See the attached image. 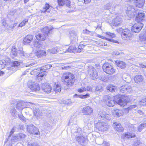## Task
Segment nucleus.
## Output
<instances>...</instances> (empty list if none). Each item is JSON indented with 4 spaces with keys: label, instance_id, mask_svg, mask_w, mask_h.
I'll use <instances>...</instances> for the list:
<instances>
[{
    "label": "nucleus",
    "instance_id": "nucleus-1",
    "mask_svg": "<svg viewBox=\"0 0 146 146\" xmlns=\"http://www.w3.org/2000/svg\"><path fill=\"white\" fill-rule=\"evenodd\" d=\"M62 81L65 84L69 87L74 84L75 82V76L70 72L64 73L62 77Z\"/></svg>",
    "mask_w": 146,
    "mask_h": 146
},
{
    "label": "nucleus",
    "instance_id": "nucleus-2",
    "mask_svg": "<svg viewBox=\"0 0 146 146\" xmlns=\"http://www.w3.org/2000/svg\"><path fill=\"white\" fill-rule=\"evenodd\" d=\"M74 135L75 136L76 141L78 144L82 146L86 145V138L83 136L81 129L78 127L74 133Z\"/></svg>",
    "mask_w": 146,
    "mask_h": 146
},
{
    "label": "nucleus",
    "instance_id": "nucleus-3",
    "mask_svg": "<svg viewBox=\"0 0 146 146\" xmlns=\"http://www.w3.org/2000/svg\"><path fill=\"white\" fill-rule=\"evenodd\" d=\"M117 31L121 33V38L124 40L129 39L131 36V31L128 29L121 28L117 29Z\"/></svg>",
    "mask_w": 146,
    "mask_h": 146
},
{
    "label": "nucleus",
    "instance_id": "nucleus-4",
    "mask_svg": "<svg viewBox=\"0 0 146 146\" xmlns=\"http://www.w3.org/2000/svg\"><path fill=\"white\" fill-rule=\"evenodd\" d=\"M106 37H105L101 35H98L97 36L101 38L106 40L115 43H119L118 41L113 40L112 38L115 37V34L113 33H111L110 32L106 33Z\"/></svg>",
    "mask_w": 146,
    "mask_h": 146
},
{
    "label": "nucleus",
    "instance_id": "nucleus-5",
    "mask_svg": "<svg viewBox=\"0 0 146 146\" xmlns=\"http://www.w3.org/2000/svg\"><path fill=\"white\" fill-rule=\"evenodd\" d=\"M96 127L99 131H106L108 128L107 124L102 121H98L96 123Z\"/></svg>",
    "mask_w": 146,
    "mask_h": 146
},
{
    "label": "nucleus",
    "instance_id": "nucleus-6",
    "mask_svg": "<svg viewBox=\"0 0 146 146\" xmlns=\"http://www.w3.org/2000/svg\"><path fill=\"white\" fill-rule=\"evenodd\" d=\"M113 99L115 103L116 102L121 106H125L127 104L125 99L123 98H122V95H121L119 94L114 96Z\"/></svg>",
    "mask_w": 146,
    "mask_h": 146
},
{
    "label": "nucleus",
    "instance_id": "nucleus-7",
    "mask_svg": "<svg viewBox=\"0 0 146 146\" xmlns=\"http://www.w3.org/2000/svg\"><path fill=\"white\" fill-rule=\"evenodd\" d=\"M26 127L27 131L30 133L34 135H38L40 133L38 129L33 125H27Z\"/></svg>",
    "mask_w": 146,
    "mask_h": 146
},
{
    "label": "nucleus",
    "instance_id": "nucleus-8",
    "mask_svg": "<svg viewBox=\"0 0 146 146\" xmlns=\"http://www.w3.org/2000/svg\"><path fill=\"white\" fill-rule=\"evenodd\" d=\"M103 100L105 104L107 106L112 107L115 105V102L113 98L108 95H105L104 96Z\"/></svg>",
    "mask_w": 146,
    "mask_h": 146
},
{
    "label": "nucleus",
    "instance_id": "nucleus-9",
    "mask_svg": "<svg viewBox=\"0 0 146 146\" xmlns=\"http://www.w3.org/2000/svg\"><path fill=\"white\" fill-rule=\"evenodd\" d=\"M102 68L104 71L108 74L111 75L115 72L113 66L109 64H104Z\"/></svg>",
    "mask_w": 146,
    "mask_h": 146
},
{
    "label": "nucleus",
    "instance_id": "nucleus-10",
    "mask_svg": "<svg viewBox=\"0 0 146 146\" xmlns=\"http://www.w3.org/2000/svg\"><path fill=\"white\" fill-rule=\"evenodd\" d=\"M133 6L130 5L127 8L126 13L127 16L130 18H133L136 14L137 10Z\"/></svg>",
    "mask_w": 146,
    "mask_h": 146
},
{
    "label": "nucleus",
    "instance_id": "nucleus-11",
    "mask_svg": "<svg viewBox=\"0 0 146 146\" xmlns=\"http://www.w3.org/2000/svg\"><path fill=\"white\" fill-rule=\"evenodd\" d=\"M27 85L28 87L33 91H38L40 89V86L37 83L29 81L28 82Z\"/></svg>",
    "mask_w": 146,
    "mask_h": 146
},
{
    "label": "nucleus",
    "instance_id": "nucleus-12",
    "mask_svg": "<svg viewBox=\"0 0 146 146\" xmlns=\"http://www.w3.org/2000/svg\"><path fill=\"white\" fill-rule=\"evenodd\" d=\"M88 74L90 75L91 78L94 80H95L98 78L97 71L94 68L92 67L89 69Z\"/></svg>",
    "mask_w": 146,
    "mask_h": 146
},
{
    "label": "nucleus",
    "instance_id": "nucleus-13",
    "mask_svg": "<svg viewBox=\"0 0 146 146\" xmlns=\"http://www.w3.org/2000/svg\"><path fill=\"white\" fill-rule=\"evenodd\" d=\"M143 23H140L137 22L133 25L131 29V31L132 32L135 33H138L141 30L143 27Z\"/></svg>",
    "mask_w": 146,
    "mask_h": 146
},
{
    "label": "nucleus",
    "instance_id": "nucleus-14",
    "mask_svg": "<svg viewBox=\"0 0 146 146\" xmlns=\"http://www.w3.org/2000/svg\"><path fill=\"white\" fill-rule=\"evenodd\" d=\"M26 137V135L24 134L20 133L13 136L11 140L12 142H17L23 140Z\"/></svg>",
    "mask_w": 146,
    "mask_h": 146
},
{
    "label": "nucleus",
    "instance_id": "nucleus-15",
    "mask_svg": "<svg viewBox=\"0 0 146 146\" xmlns=\"http://www.w3.org/2000/svg\"><path fill=\"white\" fill-rule=\"evenodd\" d=\"M70 38L71 42L74 43L77 40L78 36L77 33L74 31H69Z\"/></svg>",
    "mask_w": 146,
    "mask_h": 146
},
{
    "label": "nucleus",
    "instance_id": "nucleus-16",
    "mask_svg": "<svg viewBox=\"0 0 146 146\" xmlns=\"http://www.w3.org/2000/svg\"><path fill=\"white\" fill-rule=\"evenodd\" d=\"M131 86L125 85L120 87V91L122 93L126 94L129 93L131 92Z\"/></svg>",
    "mask_w": 146,
    "mask_h": 146
},
{
    "label": "nucleus",
    "instance_id": "nucleus-17",
    "mask_svg": "<svg viewBox=\"0 0 146 146\" xmlns=\"http://www.w3.org/2000/svg\"><path fill=\"white\" fill-rule=\"evenodd\" d=\"M145 14L142 12H139L138 14L136 16L135 21L140 23H142L144 21Z\"/></svg>",
    "mask_w": 146,
    "mask_h": 146
},
{
    "label": "nucleus",
    "instance_id": "nucleus-18",
    "mask_svg": "<svg viewBox=\"0 0 146 146\" xmlns=\"http://www.w3.org/2000/svg\"><path fill=\"white\" fill-rule=\"evenodd\" d=\"M93 112V110L91 107L89 106H85L83 108L82 113L88 115H90Z\"/></svg>",
    "mask_w": 146,
    "mask_h": 146
},
{
    "label": "nucleus",
    "instance_id": "nucleus-19",
    "mask_svg": "<svg viewBox=\"0 0 146 146\" xmlns=\"http://www.w3.org/2000/svg\"><path fill=\"white\" fill-rule=\"evenodd\" d=\"M34 36L32 35H28L25 36L23 40V42L25 44H29L33 40Z\"/></svg>",
    "mask_w": 146,
    "mask_h": 146
},
{
    "label": "nucleus",
    "instance_id": "nucleus-20",
    "mask_svg": "<svg viewBox=\"0 0 146 146\" xmlns=\"http://www.w3.org/2000/svg\"><path fill=\"white\" fill-rule=\"evenodd\" d=\"M52 8V7L50 6L49 4L46 3L42 9L40 10V11L41 13H44L47 12L49 13Z\"/></svg>",
    "mask_w": 146,
    "mask_h": 146
},
{
    "label": "nucleus",
    "instance_id": "nucleus-21",
    "mask_svg": "<svg viewBox=\"0 0 146 146\" xmlns=\"http://www.w3.org/2000/svg\"><path fill=\"white\" fill-rule=\"evenodd\" d=\"M122 19L119 17H116L113 19L112 24L113 26H116L120 25L122 23Z\"/></svg>",
    "mask_w": 146,
    "mask_h": 146
},
{
    "label": "nucleus",
    "instance_id": "nucleus-22",
    "mask_svg": "<svg viewBox=\"0 0 146 146\" xmlns=\"http://www.w3.org/2000/svg\"><path fill=\"white\" fill-rule=\"evenodd\" d=\"M12 63V65L10 67V69L11 70H13L12 71L13 72H14L18 70L17 67L19 65L20 62L18 61H13Z\"/></svg>",
    "mask_w": 146,
    "mask_h": 146
},
{
    "label": "nucleus",
    "instance_id": "nucleus-23",
    "mask_svg": "<svg viewBox=\"0 0 146 146\" xmlns=\"http://www.w3.org/2000/svg\"><path fill=\"white\" fill-rule=\"evenodd\" d=\"M42 90L46 93H49L52 91V89L50 85L45 84L42 87Z\"/></svg>",
    "mask_w": 146,
    "mask_h": 146
},
{
    "label": "nucleus",
    "instance_id": "nucleus-24",
    "mask_svg": "<svg viewBox=\"0 0 146 146\" xmlns=\"http://www.w3.org/2000/svg\"><path fill=\"white\" fill-rule=\"evenodd\" d=\"M58 2L60 6H62L65 4L67 7H70V0H58Z\"/></svg>",
    "mask_w": 146,
    "mask_h": 146
},
{
    "label": "nucleus",
    "instance_id": "nucleus-25",
    "mask_svg": "<svg viewBox=\"0 0 146 146\" xmlns=\"http://www.w3.org/2000/svg\"><path fill=\"white\" fill-rule=\"evenodd\" d=\"M123 136L124 137L130 139L135 137L136 136L135 133L133 132H128L124 134Z\"/></svg>",
    "mask_w": 146,
    "mask_h": 146
},
{
    "label": "nucleus",
    "instance_id": "nucleus-26",
    "mask_svg": "<svg viewBox=\"0 0 146 146\" xmlns=\"http://www.w3.org/2000/svg\"><path fill=\"white\" fill-rule=\"evenodd\" d=\"M24 102L22 101H20L17 102L16 105V108L19 111H21L24 108Z\"/></svg>",
    "mask_w": 146,
    "mask_h": 146
},
{
    "label": "nucleus",
    "instance_id": "nucleus-27",
    "mask_svg": "<svg viewBox=\"0 0 146 146\" xmlns=\"http://www.w3.org/2000/svg\"><path fill=\"white\" fill-rule=\"evenodd\" d=\"M133 1L136 7L139 8L142 7L145 3V0H133Z\"/></svg>",
    "mask_w": 146,
    "mask_h": 146
},
{
    "label": "nucleus",
    "instance_id": "nucleus-28",
    "mask_svg": "<svg viewBox=\"0 0 146 146\" xmlns=\"http://www.w3.org/2000/svg\"><path fill=\"white\" fill-rule=\"evenodd\" d=\"M47 35L45 34L39 33L38 35L36 34L35 36L36 39L38 40H45L46 36Z\"/></svg>",
    "mask_w": 146,
    "mask_h": 146
},
{
    "label": "nucleus",
    "instance_id": "nucleus-29",
    "mask_svg": "<svg viewBox=\"0 0 146 146\" xmlns=\"http://www.w3.org/2000/svg\"><path fill=\"white\" fill-rule=\"evenodd\" d=\"M114 126H115V128L118 132H121L123 130V128L122 127L119 123L115 122L113 123Z\"/></svg>",
    "mask_w": 146,
    "mask_h": 146
},
{
    "label": "nucleus",
    "instance_id": "nucleus-30",
    "mask_svg": "<svg viewBox=\"0 0 146 146\" xmlns=\"http://www.w3.org/2000/svg\"><path fill=\"white\" fill-rule=\"evenodd\" d=\"M76 48L73 46H70L68 49L66 50L65 52H69L70 53L77 52Z\"/></svg>",
    "mask_w": 146,
    "mask_h": 146
},
{
    "label": "nucleus",
    "instance_id": "nucleus-31",
    "mask_svg": "<svg viewBox=\"0 0 146 146\" xmlns=\"http://www.w3.org/2000/svg\"><path fill=\"white\" fill-rule=\"evenodd\" d=\"M45 74L44 72H40L36 76V80L38 82L41 81L43 79V77L44 76Z\"/></svg>",
    "mask_w": 146,
    "mask_h": 146
},
{
    "label": "nucleus",
    "instance_id": "nucleus-32",
    "mask_svg": "<svg viewBox=\"0 0 146 146\" xmlns=\"http://www.w3.org/2000/svg\"><path fill=\"white\" fill-rule=\"evenodd\" d=\"M115 63L117 66L121 68H123L125 67V63L122 61H117Z\"/></svg>",
    "mask_w": 146,
    "mask_h": 146
},
{
    "label": "nucleus",
    "instance_id": "nucleus-33",
    "mask_svg": "<svg viewBox=\"0 0 146 146\" xmlns=\"http://www.w3.org/2000/svg\"><path fill=\"white\" fill-rule=\"evenodd\" d=\"M36 55L38 58L40 57L46 56V52L45 50H38L36 53Z\"/></svg>",
    "mask_w": 146,
    "mask_h": 146
},
{
    "label": "nucleus",
    "instance_id": "nucleus-34",
    "mask_svg": "<svg viewBox=\"0 0 146 146\" xmlns=\"http://www.w3.org/2000/svg\"><path fill=\"white\" fill-rule=\"evenodd\" d=\"M61 91V89L60 85L58 84L55 83L52 92L54 91L55 92L57 93L60 92Z\"/></svg>",
    "mask_w": 146,
    "mask_h": 146
},
{
    "label": "nucleus",
    "instance_id": "nucleus-35",
    "mask_svg": "<svg viewBox=\"0 0 146 146\" xmlns=\"http://www.w3.org/2000/svg\"><path fill=\"white\" fill-rule=\"evenodd\" d=\"M11 56L12 58L16 56L17 55V51L15 47H13L12 48V50L11 53Z\"/></svg>",
    "mask_w": 146,
    "mask_h": 146
},
{
    "label": "nucleus",
    "instance_id": "nucleus-36",
    "mask_svg": "<svg viewBox=\"0 0 146 146\" xmlns=\"http://www.w3.org/2000/svg\"><path fill=\"white\" fill-rule=\"evenodd\" d=\"M52 27L50 26H46L44 27L43 29V31L45 34L48 35V34L49 32L52 29Z\"/></svg>",
    "mask_w": 146,
    "mask_h": 146
},
{
    "label": "nucleus",
    "instance_id": "nucleus-37",
    "mask_svg": "<svg viewBox=\"0 0 146 146\" xmlns=\"http://www.w3.org/2000/svg\"><path fill=\"white\" fill-rule=\"evenodd\" d=\"M58 49L57 47H55L52 48V49H49L47 50L48 52L50 54H55L58 52Z\"/></svg>",
    "mask_w": 146,
    "mask_h": 146
},
{
    "label": "nucleus",
    "instance_id": "nucleus-38",
    "mask_svg": "<svg viewBox=\"0 0 146 146\" xmlns=\"http://www.w3.org/2000/svg\"><path fill=\"white\" fill-rule=\"evenodd\" d=\"M134 79L136 82L138 83V82H141L143 80V78L142 76L141 75H136L134 77Z\"/></svg>",
    "mask_w": 146,
    "mask_h": 146
},
{
    "label": "nucleus",
    "instance_id": "nucleus-39",
    "mask_svg": "<svg viewBox=\"0 0 146 146\" xmlns=\"http://www.w3.org/2000/svg\"><path fill=\"white\" fill-rule=\"evenodd\" d=\"M36 105L33 106L32 109L34 110V113L35 115L37 117H38L40 114V110L39 109L36 108Z\"/></svg>",
    "mask_w": 146,
    "mask_h": 146
},
{
    "label": "nucleus",
    "instance_id": "nucleus-40",
    "mask_svg": "<svg viewBox=\"0 0 146 146\" xmlns=\"http://www.w3.org/2000/svg\"><path fill=\"white\" fill-rule=\"evenodd\" d=\"M90 94H86L85 95H78L77 94H75L74 96V97H78L84 99L86 98L89 96Z\"/></svg>",
    "mask_w": 146,
    "mask_h": 146
},
{
    "label": "nucleus",
    "instance_id": "nucleus-41",
    "mask_svg": "<svg viewBox=\"0 0 146 146\" xmlns=\"http://www.w3.org/2000/svg\"><path fill=\"white\" fill-rule=\"evenodd\" d=\"M24 106L25 108H31L32 109L33 107L35 106V104L30 102H24Z\"/></svg>",
    "mask_w": 146,
    "mask_h": 146
},
{
    "label": "nucleus",
    "instance_id": "nucleus-42",
    "mask_svg": "<svg viewBox=\"0 0 146 146\" xmlns=\"http://www.w3.org/2000/svg\"><path fill=\"white\" fill-rule=\"evenodd\" d=\"M142 142H141L138 138L135 139L134 140L133 144L135 146H138L141 145L142 144Z\"/></svg>",
    "mask_w": 146,
    "mask_h": 146
},
{
    "label": "nucleus",
    "instance_id": "nucleus-43",
    "mask_svg": "<svg viewBox=\"0 0 146 146\" xmlns=\"http://www.w3.org/2000/svg\"><path fill=\"white\" fill-rule=\"evenodd\" d=\"M112 8V6L110 3H108L104 6L103 8L104 10H109Z\"/></svg>",
    "mask_w": 146,
    "mask_h": 146
},
{
    "label": "nucleus",
    "instance_id": "nucleus-44",
    "mask_svg": "<svg viewBox=\"0 0 146 146\" xmlns=\"http://www.w3.org/2000/svg\"><path fill=\"white\" fill-rule=\"evenodd\" d=\"M12 115L15 118L17 117L18 116V114L15 108H13L11 110V111Z\"/></svg>",
    "mask_w": 146,
    "mask_h": 146
},
{
    "label": "nucleus",
    "instance_id": "nucleus-45",
    "mask_svg": "<svg viewBox=\"0 0 146 146\" xmlns=\"http://www.w3.org/2000/svg\"><path fill=\"white\" fill-rule=\"evenodd\" d=\"M115 87L112 85H109L107 87V89L111 92H115Z\"/></svg>",
    "mask_w": 146,
    "mask_h": 146
},
{
    "label": "nucleus",
    "instance_id": "nucleus-46",
    "mask_svg": "<svg viewBox=\"0 0 146 146\" xmlns=\"http://www.w3.org/2000/svg\"><path fill=\"white\" fill-rule=\"evenodd\" d=\"M33 44L35 47L38 48H40L41 45V43L40 42L36 40L35 41L33 42Z\"/></svg>",
    "mask_w": 146,
    "mask_h": 146
},
{
    "label": "nucleus",
    "instance_id": "nucleus-47",
    "mask_svg": "<svg viewBox=\"0 0 146 146\" xmlns=\"http://www.w3.org/2000/svg\"><path fill=\"white\" fill-rule=\"evenodd\" d=\"M146 127V122H144L143 123H142L138 127V130L139 131L141 132L142 130Z\"/></svg>",
    "mask_w": 146,
    "mask_h": 146
},
{
    "label": "nucleus",
    "instance_id": "nucleus-48",
    "mask_svg": "<svg viewBox=\"0 0 146 146\" xmlns=\"http://www.w3.org/2000/svg\"><path fill=\"white\" fill-rule=\"evenodd\" d=\"M51 66L50 65H47L45 66H44L42 67L41 68H39L38 69V71L40 70V71H43L42 72H44V70L46 69H45V68H46L48 69H49L51 67Z\"/></svg>",
    "mask_w": 146,
    "mask_h": 146
},
{
    "label": "nucleus",
    "instance_id": "nucleus-49",
    "mask_svg": "<svg viewBox=\"0 0 146 146\" xmlns=\"http://www.w3.org/2000/svg\"><path fill=\"white\" fill-rule=\"evenodd\" d=\"M115 115L117 117H119L123 114V112L121 110L117 109L115 110Z\"/></svg>",
    "mask_w": 146,
    "mask_h": 146
},
{
    "label": "nucleus",
    "instance_id": "nucleus-50",
    "mask_svg": "<svg viewBox=\"0 0 146 146\" xmlns=\"http://www.w3.org/2000/svg\"><path fill=\"white\" fill-rule=\"evenodd\" d=\"M28 20L27 19H26L23 20L19 25L18 27H22L24 26L26 23L28 22Z\"/></svg>",
    "mask_w": 146,
    "mask_h": 146
},
{
    "label": "nucleus",
    "instance_id": "nucleus-51",
    "mask_svg": "<svg viewBox=\"0 0 146 146\" xmlns=\"http://www.w3.org/2000/svg\"><path fill=\"white\" fill-rule=\"evenodd\" d=\"M139 104L141 106H146V98L140 101Z\"/></svg>",
    "mask_w": 146,
    "mask_h": 146
},
{
    "label": "nucleus",
    "instance_id": "nucleus-52",
    "mask_svg": "<svg viewBox=\"0 0 146 146\" xmlns=\"http://www.w3.org/2000/svg\"><path fill=\"white\" fill-rule=\"evenodd\" d=\"M106 115V114L105 112L103 111H100V113H98L99 117H100L104 119V118L105 117Z\"/></svg>",
    "mask_w": 146,
    "mask_h": 146
},
{
    "label": "nucleus",
    "instance_id": "nucleus-53",
    "mask_svg": "<svg viewBox=\"0 0 146 146\" xmlns=\"http://www.w3.org/2000/svg\"><path fill=\"white\" fill-rule=\"evenodd\" d=\"M83 33L84 34H88L90 35H93L92 34V32L89 31L87 29H85L83 30Z\"/></svg>",
    "mask_w": 146,
    "mask_h": 146
},
{
    "label": "nucleus",
    "instance_id": "nucleus-54",
    "mask_svg": "<svg viewBox=\"0 0 146 146\" xmlns=\"http://www.w3.org/2000/svg\"><path fill=\"white\" fill-rule=\"evenodd\" d=\"M20 54L21 56H23L25 57H27L29 56L28 54H27L25 53L22 50L20 51Z\"/></svg>",
    "mask_w": 146,
    "mask_h": 146
},
{
    "label": "nucleus",
    "instance_id": "nucleus-55",
    "mask_svg": "<svg viewBox=\"0 0 146 146\" xmlns=\"http://www.w3.org/2000/svg\"><path fill=\"white\" fill-rule=\"evenodd\" d=\"M64 103L68 105H70L71 103V101L70 99H68L65 100L64 101Z\"/></svg>",
    "mask_w": 146,
    "mask_h": 146
},
{
    "label": "nucleus",
    "instance_id": "nucleus-56",
    "mask_svg": "<svg viewBox=\"0 0 146 146\" xmlns=\"http://www.w3.org/2000/svg\"><path fill=\"white\" fill-rule=\"evenodd\" d=\"M18 116L19 117L20 119L22 121H26V118L23 116L22 114H18Z\"/></svg>",
    "mask_w": 146,
    "mask_h": 146
},
{
    "label": "nucleus",
    "instance_id": "nucleus-57",
    "mask_svg": "<svg viewBox=\"0 0 146 146\" xmlns=\"http://www.w3.org/2000/svg\"><path fill=\"white\" fill-rule=\"evenodd\" d=\"M76 52H80L82 51V48L80 44L78 46V47L76 48Z\"/></svg>",
    "mask_w": 146,
    "mask_h": 146
},
{
    "label": "nucleus",
    "instance_id": "nucleus-58",
    "mask_svg": "<svg viewBox=\"0 0 146 146\" xmlns=\"http://www.w3.org/2000/svg\"><path fill=\"white\" fill-rule=\"evenodd\" d=\"M0 64L2 66L1 67L3 68L4 67V65L6 64V62L5 60H2L0 61Z\"/></svg>",
    "mask_w": 146,
    "mask_h": 146
},
{
    "label": "nucleus",
    "instance_id": "nucleus-59",
    "mask_svg": "<svg viewBox=\"0 0 146 146\" xmlns=\"http://www.w3.org/2000/svg\"><path fill=\"white\" fill-rule=\"evenodd\" d=\"M129 129L132 131L135 132V128L134 127L133 125H131V126H129Z\"/></svg>",
    "mask_w": 146,
    "mask_h": 146
},
{
    "label": "nucleus",
    "instance_id": "nucleus-60",
    "mask_svg": "<svg viewBox=\"0 0 146 146\" xmlns=\"http://www.w3.org/2000/svg\"><path fill=\"white\" fill-rule=\"evenodd\" d=\"M102 87L101 86H97L96 89V91L101 92L102 90Z\"/></svg>",
    "mask_w": 146,
    "mask_h": 146
},
{
    "label": "nucleus",
    "instance_id": "nucleus-61",
    "mask_svg": "<svg viewBox=\"0 0 146 146\" xmlns=\"http://www.w3.org/2000/svg\"><path fill=\"white\" fill-rule=\"evenodd\" d=\"M74 124V125H76V123L75 121H73V122L71 121V120L70 119L69 121V122L68 123V125H73Z\"/></svg>",
    "mask_w": 146,
    "mask_h": 146
},
{
    "label": "nucleus",
    "instance_id": "nucleus-62",
    "mask_svg": "<svg viewBox=\"0 0 146 146\" xmlns=\"http://www.w3.org/2000/svg\"><path fill=\"white\" fill-rule=\"evenodd\" d=\"M86 91V89L85 87L82 88H81L78 89V91L80 93H82L84 91Z\"/></svg>",
    "mask_w": 146,
    "mask_h": 146
},
{
    "label": "nucleus",
    "instance_id": "nucleus-63",
    "mask_svg": "<svg viewBox=\"0 0 146 146\" xmlns=\"http://www.w3.org/2000/svg\"><path fill=\"white\" fill-rule=\"evenodd\" d=\"M140 40L141 41H145L146 40V37L144 35H141L139 37Z\"/></svg>",
    "mask_w": 146,
    "mask_h": 146
},
{
    "label": "nucleus",
    "instance_id": "nucleus-64",
    "mask_svg": "<svg viewBox=\"0 0 146 146\" xmlns=\"http://www.w3.org/2000/svg\"><path fill=\"white\" fill-rule=\"evenodd\" d=\"M111 116L109 114H106L105 115V117L104 119H107L108 120H110L111 119Z\"/></svg>",
    "mask_w": 146,
    "mask_h": 146
}]
</instances>
